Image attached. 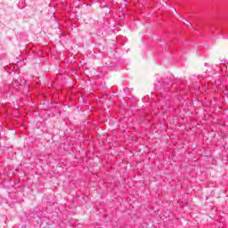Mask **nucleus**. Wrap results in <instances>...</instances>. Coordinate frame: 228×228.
Instances as JSON below:
<instances>
[{
    "label": "nucleus",
    "mask_w": 228,
    "mask_h": 228,
    "mask_svg": "<svg viewBox=\"0 0 228 228\" xmlns=\"http://www.w3.org/2000/svg\"><path fill=\"white\" fill-rule=\"evenodd\" d=\"M19 6H20V8H24V6H25L24 0H21V2H20Z\"/></svg>",
    "instance_id": "obj_1"
},
{
    "label": "nucleus",
    "mask_w": 228,
    "mask_h": 228,
    "mask_svg": "<svg viewBox=\"0 0 228 228\" xmlns=\"http://www.w3.org/2000/svg\"><path fill=\"white\" fill-rule=\"evenodd\" d=\"M183 24H185L186 26H191V23H190V21L186 20V22H183Z\"/></svg>",
    "instance_id": "obj_2"
},
{
    "label": "nucleus",
    "mask_w": 228,
    "mask_h": 228,
    "mask_svg": "<svg viewBox=\"0 0 228 228\" xmlns=\"http://www.w3.org/2000/svg\"><path fill=\"white\" fill-rule=\"evenodd\" d=\"M162 220H165V218L162 217Z\"/></svg>",
    "instance_id": "obj_3"
}]
</instances>
